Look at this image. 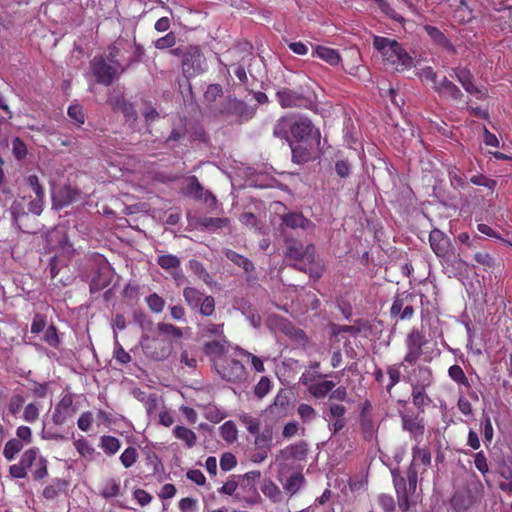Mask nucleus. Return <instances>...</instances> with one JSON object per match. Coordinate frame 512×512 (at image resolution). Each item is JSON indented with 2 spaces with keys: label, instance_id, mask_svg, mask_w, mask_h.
<instances>
[{
  "label": "nucleus",
  "instance_id": "nucleus-43",
  "mask_svg": "<svg viewBox=\"0 0 512 512\" xmlns=\"http://www.w3.org/2000/svg\"><path fill=\"white\" fill-rule=\"evenodd\" d=\"M224 324H216L212 322L204 323L200 326V332L204 337H212L215 336L218 339H222V337H226L223 330Z\"/></svg>",
  "mask_w": 512,
  "mask_h": 512
},
{
  "label": "nucleus",
  "instance_id": "nucleus-21",
  "mask_svg": "<svg viewBox=\"0 0 512 512\" xmlns=\"http://www.w3.org/2000/svg\"><path fill=\"white\" fill-rule=\"evenodd\" d=\"M145 352L152 359L161 361L168 358L172 352V344L165 340L153 339L145 345Z\"/></svg>",
  "mask_w": 512,
  "mask_h": 512
},
{
  "label": "nucleus",
  "instance_id": "nucleus-34",
  "mask_svg": "<svg viewBox=\"0 0 512 512\" xmlns=\"http://www.w3.org/2000/svg\"><path fill=\"white\" fill-rule=\"evenodd\" d=\"M305 477L302 473L296 472L290 475L283 485L284 490L289 493L290 496L295 495L303 487L305 483Z\"/></svg>",
  "mask_w": 512,
  "mask_h": 512
},
{
  "label": "nucleus",
  "instance_id": "nucleus-7",
  "mask_svg": "<svg viewBox=\"0 0 512 512\" xmlns=\"http://www.w3.org/2000/svg\"><path fill=\"white\" fill-rule=\"evenodd\" d=\"M407 351L404 355V362L413 365L421 357L423 347L427 344V340L423 331L413 328L405 340Z\"/></svg>",
  "mask_w": 512,
  "mask_h": 512
},
{
  "label": "nucleus",
  "instance_id": "nucleus-64",
  "mask_svg": "<svg viewBox=\"0 0 512 512\" xmlns=\"http://www.w3.org/2000/svg\"><path fill=\"white\" fill-rule=\"evenodd\" d=\"M222 94L223 88L220 84H210L204 93V100L207 103H214Z\"/></svg>",
  "mask_w": 512,
  "mask_h": 512
},
{
  "label": "nucleus",
  "instance_id": "nucleus-2",
  "mask_svg": "<svg viewBox=\"0 0 512 512\" xmlns=\"http://www.w3.org/2000/svg\"><path fill=\"white\" fill-rule=\"evenodd\" d=\"M373 47L381 54L385 65L397 72H404L414 66L413 58L395 39L375 35Z\"/></svg>",
  "mask_w": 512,
  "mask_h": 512
},
{
  "label": "nucleus",
  "instance_id": "nucleus-54",
  "mask_svg": "<svg viewBox=\"0 0 512 512\" xmlns=\"http://www.w3.org/2000/svg\"><path fill=\"white\" fill-rule=\"evenodd\" d=\"M327 377V374H323L319 372V370H305L300 377V383L305 387H308L312 383H315Z\"/></svg>",
  "mask_w": 512,
  "mask_h": 512
},
{
  "label": "nucleus",
  "instance_id": "nucleus-32",
  "mask_svg": "<svg viewBox=\"0 0 512 512\" xmlns=\"http://www.w3.org/2000/svg\"><path fill=\"white\" fill-rule=\"evenodd\" d=\"M254 449L270 451L273 441L272 428L266 427L263 431L254 434Z\"/></svg>",
  "mask_w": 512,
  "mask_h": 512
},
{
  "label": "nucleus",
  "instance_id": "nucleus-16",
  "mask_svg": "<svg viewBox=\"0 0 512 512\" xmlns=\"http://www.w3.org/2000/svg\"><path fill=\"white\" fill-rule=\"evenodd\" d=\"M429 243L437 257L447 259L452 251L451 239L439 229H433L429 234Z\"/></svg>",
  "mask_w": 512,
  "mask_h": 512
},
{
  "label": "nucleus",
  "instance_id": "nucleus-11",
  "mask_svg": "<svg viewBox=\"0 0 512 512\" xmlns=\"http://www.w3.org/2000/svg\"><path fill=\"white\" fill-rule=\"evenodd\" d=\"M77 412V407L74 405V396L71 393L62 394L59 401L56 403L51 415L52 422L61 426L66 423L68 419L73 417Z\"/></svg>",
  "mask_w": 512,
  "mask_h": 512
},
{
  "label": "nucleus",
  "instance_id": "nucleus-19",
  "mask_svg": "<svg viewBox=\"0 0 512 512\" xmlns=\"http://www.w3.org/2000/svg\"><path fill=\"white\" fill-rule=\"evenodd\" d=\"M228 349L229 341L227 340V337L207 341L203 345V352L210 358L214 368L216 367V362H222L225 360V355L228 353Z\"/></svg>",
  "mask_w": 512,
  "mask_h": 512
},
{
  "label": "nucleus",
  "instance_id": "nucleus-62",
  "mask_svg": "<svg viewBox=\"0 0 512 512\" xmlns=\"http://www.w3.org/2000/svg\"><path fill=\"white\" fill-rule=\"evenodd\" d=\"M43 340L51 347L57 348L60 344L58 330L55 325H49L44 333Z\"/></svg>",
  "mask_w": 512,
  "mask_h": 512
},
{
  "label": "nucleus",
  "instance_id": "nucleus-61",
  "mask_svg": "<svg viewBox=\"0 0 512 512\" xmlns=\"http://www.w3.org/2000/svg\"><path fill=\"white\" fill-rule=\"evenodd\" d=\"M204 416L210 422L219 423L224 419L225 414L215 405L209 404L204 408Z\"/></svg>",
  "mask_w": 512,
  "mask_h": 512
},
{
  "label": "nucleus",
  "instance_id": "nucleus-42",
  "mask_svg": "<svg viewBox=\"0 0 512 512\" xmlns=\"http://www.w3.org/2000/svg\"><path fill=\"white\" fill-rule=\"evenodd\" d=\"M412 389V403L419 410L424 412V408L431 402V399L426 394V389L411 388Z\"/></svg>",
  "mask_w": 512,
  "mask_h": 512
},
{
  "label": "nucleus",
  "instance_id": "nucleus-12",
  "mask_svg": "<svg viewBox=\"0 0 512 512\" xmlns=\"http://www.w3.org/2000/svg\"><path fill=\"white\" fill-rule=\"evenodd\" d=\"M276 99L283 108L302 107L309 108L312 100L303 94L289 88H281L276 93Z\"/></svg>",
  "mask_w": 512,
  "mask_h": 512
},
{
  "label": "nucleus",
  "instance_id": "nucleus-1",
  "mask_svg": "<svg viewBox=\"0 0 512 512\" xmlns=\"http://www.w3.org/2000/svg\"><path fill=\"white\" fill-rule=\"evenodd\" d=\"M26 186L35 194L24 195L15 199L10 207V212L14 224L23 232H27L22 228L21 219L27 217L29 213L39 216L44 207L45 191L39 182L37 175H29L26 178Z\"/></svg>",
  "mask_w": 512,
  "mask_h": 512
},
{
  "label": "nucleus",
  "instance_id": "nucleus-46",
  "mask_svg": "<svg viewBox=\"0 0 512 512\" xmlns=\"http://www.w3.org/2000/svg\"><path fill=\"white\" fill-rule=\"evenodd\" d=\"M157 330L160 335H164L175 340H179L183 337L182 330L179 327L170 323H158Z\"/></svg>",
  "mask_w": 512,
  "mask_h": 512
},
{
  "label": "nucleus",
  "instance_id": "nucleus-25",
  "mask_svg": "<svg viewBox=\"0 0 512 512\" xmlns=\"http://www.w3.org/2000/svg\"><path fill=\"white\" fill-rule=\"evenodd\" d=\"M423 29L435 45L446 49L450 53H456L455 46L439 28L427 24L423 27Z\"/></svg>",
  "mask_w": 512,
  "mask_h": 512
},
{
  "label": "nucleus",
  "instance_id": "nucleus-55",
  "mask_svg": "<svg viewBox=\"0 0 512 512\" xmlns=\"http://www.w3.org/2000/svg\"><path fill=\"white\" fill-rule=\"evenodd\" d=\"M40 409L35 402H30L25 405L22 418L25 422L34 423L39 419Z\"/></svg>",
  "mask_w": 512,
  "mask_h": 512
},
{
  "label": "nucleus",
  "instance_id": "nucleus-14",
  "mask_svg": "<svg viewBox=\"0 0 512 512\" xmlns=\"http://www.w3.org/2000/svg\"><path fill=\"white\" fill-rule=\"evenodd\" d=\"M393 483L397 494L398 506L401 511L406 512L410 508L409 495L414 494L416 488H411L410 481L405 479L398 472L393 471Z\"/></svg>",
  "mask_w": 512,
  "mask_h": 512
},
{
  "label": "nucleus",
  "instance_id": "nucleus-52",
  "mask_svg": "<svg viewBox=\"0 0 512 512\" xmlns=\"http://www.w3.org/2000/svg\"><path fill=\"white\" fill-rule=\"evenodd\" d=\"M12 154L14 158L21 161L26 158L28 154L27 145L20 137H14L11 142Z\"/></svg>",
  "mask_w": 512,
  "mask_h": 512
},
{
  "label": "nucleus",
  "instance_id": "nucleus-44",
  "mask_svg": "<svg viewBox=\"0 0 512 512\" xmlns=\"http://www.w3.org/2000/svg\"><path fill=\"white\" fill-rule=\"evenodd\" d=\"M23 447L24 444L19 439H10L4 446L3 456L6 460L12 461L15 456L23 449Z\"/></svg>",
  "mask_w": 512,
  "mask_h": 512
},
{
  "label": "nucleus",
  "instance_id": "nucleus-63",
  "mask_svg": "<svg viewBox=\"0 0 512 512\" xmlns=\"http://www.w3.org/2000/svg\"><path fill=\"white\" fill-rule=\"evenodd\" d=\"M348 401V390L347 387L341 385L335 387L331 394L329 395L328 404L338 403V402H347Z\"/></svg>",
  "mask_w": 512,
  "mask_h": 512
},
{
  "label": "nucleus",
  "instance_id": "nucleus-22",
  "mask_svg": "<svg viewBox=\"0 0 512 512\" xmlns=\"http://www.w3.org/2000/svg\"><path fill=\"white\" fill-rule=\"evenodd\" d=\"M282 223L291 229L314 230L315 224L301 212H289L281 216Z\"/></svg>",
  "mask_w": 512,
  "mask_h": 512
},
{
  "label": "nucleus",
  "instance_id": "nucleus-51",
  "mask_svg": "<svg viewBox=\"0 0 512 512\" xmlns=\"http://www.w3.org/2000/svg\"><path fill=\"white\" fill-rule=\"evenodd\" d=\"M75 449L77 452L84 458L92 459L93 455L95 453V449L93 446L89 444V442L84 438L81 437L74 441L73 443Z\"/></svg>",
  "mask_w": 512,
  "mask_h": 512
},
{
  "label": "nucleus",
  "instance_id": "nucleus-5",
  "mask_svg": "<svg viewBox=\"0 0 512 512\" xmlns=\"http://www.w3.org/2000/svg\"><path fill=\"white\" fill-rule=\"evenodd\" d=\"M291 138L298 143L314 140L317 145L320 144V132L307 117L294 116Z\"/></svg>",
  "mask_w": 512,
  "mask_h": 512
},
{
  "label": "nucleus",
  "instance_id": "nucleus-18",
  "mask_svg": "<svg viewBox=\"0 0 512 512\" xmlns=\"http://www.w3.org/2000/svg\"><path fill=\"white\" fill-rule=\"evenodd\" d=\"M206 64L204 56L198 51L188 52L182 62V71L186 78H192L204 71Z\"/></svg>",
  "mask_w": 512,
  "mask_h": 512
},
{
  "label": "nucleus",
  "instance_id": "nucleus-59",
  "mask_svg": "<svg viewBox=\"0 0 512 512\" xmlns=\"http://www.w3.org/2000/svg\"><path fill=\"white\" fill-rule=\"evenodd\" d=\"M240 421L252 435L260 432V420L258 418L249 414H243L240 416Z\"/></svg>",
  "mask_w": 512,
  "mask_h": 512
},
{
  "label": "nucleus",
  "instance_id": "nucleus-37",
  "mask_svg": "<svg viewBox=\"0 0 512 512\" xmlns=\"http://www.w3.org/2000/svg\"><path fill=\"white\" fill-rule=\"evenodd\" d=\"M225 256L228 260L243 268L246 272H252L255 269L252 261H250L247 257L240 255L236 251L228 249L225 252Z\"/></svg>",
  "mask_w": 512,
  "mask_h": 512
},
{
  "label": "nucleus",
  "instance_id": "nucleus-28",
  "mask_svg": "<svg viewBox=\"0 0 512 512\" xmlns=\"http://www.w3.org/2000/svg\"><path fill=\"white\" fill-rule=\"evenodd\" d=\"M475 502V498L469 491H456L450 501L451 507L456 512L468 510Z\"/></svg>",
  "mask_w": 512,
  "mask_h": 512
},
{
  "label": "nucleus",
  "instance_id": "nucleus-48",
  "mask_svg": "<svg viewBox=\"0 0 512 512\" xmlns=\"http://www.w3.org/2000/svg\"><path fill=\"white\" fill-rule=\"evenodd\" d=\"M24 404H25V397L22 393H14L8 402V412L12 416H17L19 412L23 409L24 410Z\"/></svg>",
  "mask_w": 512,
  "mask_h": 512
},
{
  "label": "nucleus",
  "instance_id": "nucleus-39",
  "mask_svg": "<svg viewBox=\"0 0 512 512\" xmlns=\"http://www.w3.org/2000/svg\"><path fill=\"white\" fill-rule=\"evenodd\" d=\"M100 447L106 455L111 456L116 454L120 447L121 442L118 438L110 435H103L100 438Z\"/></svg>",
  "mask_w": 512,
  "mask_h": 512
},
{
  "label": "nucleus",
  "instance_id": "nucleus-50",
  "mask_svg": "<svg viewBox=\"0 0 512 512\" xmlns=\"http://www.w3.org/2000/svg\"><path fill=\"white\" fill-rule=\"evenodd\" d=\"M203 191L204 188L198 181L196 176H192L189 179V182L187 186L185 187V194L187 196H193L195 199H202L203 198Z\"/></svg>",
  "mask_w": 512,
  "mask_h": 512
},
{
  "label": "nucleus",
  "instance_id": "nucleus-56",
  "mask_svg": "<svg viewBox=\"0 0 512 512\" xmlns=\"http://www.w3.org/2000/svg\"><path fill=\"white\" fill-rule=\"evenodd\" d=\"M481 425L483 426L482 435L485 446L488 448L494 437V429L491 419L488 415H483Z\"/></svg>",
  "mask_w": 512,
  "mask_h": 512
},
{
  "label": "nucleus",
  "instance_id": "nucleus-24",
  "mask_svg": "<svg viewBox=\"0 0 512 512\" xmlns=\"http://www.w3.org/2000/svg\"><path fill=\"white\" fill-rule=\"evenodd\" d=\"M281 456L284 460H297L303 461L308 454V444L304 440L297 441L288 445L281 450Z\"/></svg>",
  "mask_w": 512,
  "mask_h": 512
},
{
  "label": "nucleus",
  "instance_id": "nucleus-40",
  "mask_svg": "<svg viewBox=\"0 0 512 512\" xmlns=\"http://www.w3.org/2000/svg\"><path fill=\"white\" fill-rule=\"evenodd\" d=\"M230 220L226 217H204L199 220V224L208 231H216L218 229L227 227Z\"/></svg>",
  "mask_w": 512,
  "mask_h": 512
},
{
  "label": "nucleus",
  "instance_id": "nucleus-27",
  "mask_svg": "<svg viewBox=\"0 0 512 512\" xmlns=\"http://www.w3.org/2000/svg\"><path fill=\"white\" fill-rule=\"evenodd\" d=\"M336 387V383L332 380H327L326 378L312 383L307 388L309 394L315 399H324L326 397L329 398L332 390Z\"/></svg>",
  "mask_w": 512,
  "mask_h": 512
},
{
  "label": "nucleus",
  "instance_id": "nucleus-17",
  "mask_svg": "<svg viewBox=\"0 0 512 512\" xmlns=\"http://www.w3.org/2000/svg\"><path fill=\"white\" fill-rule=\"evenodd\" d=\"M401 424L404 431L409 432L410 436L419 442L425 432L424 418L419 414L400 413Z\"/></svg>",
  "mask_w": 512,
  "mask_h": 512
},
{
  "label": "nucleus",
  "instance_id": "nucleus-35",
  "mask_svg": "<svg viewBox=\"0 0 512 512\" xmlns=\"http://www.w3.org/2000/svg\"><path fill=\"white\" fill-rule=\"evenodd\" d=\"M262 493L273 503H279L282 500V492L280 488L270 479H266L261 484Z\"/></svg>",
  "mask_w": 512,
  "mask_h": 512
},
{
  "label": "nucleus",
  "instance_id": "nucleus-9",
  "mask_svg": "<svg viewBox=\"0 0 512 512\" xmlns=\"http://www.w3.org/2000/svg\"><path fill=\"white\" fill-rule=\"evenodd\" d=\"M215 369L221 378L228 382L237 383L246 379V368L241 361L236 359L216 362Z\"/></svg>",
  "mask_w": 512,
  "mask_h": 512
},
{
  "label": "nucleus",
  "instance_id": "nucleus-60",
  "mask_svg": "<svg viewBox=\"0 0 512 512\" xmlns=\"http://www.w3.org/2000/svg\"><path fill=\"white\" fill-rule=\"evenodd\" d=\"M150 310L154 313H160L165 307V300L157 293H152L146 298Z\"/></svg>",
  "mask_w": 512,
  "mask_h": 512
},
{
  "label": "nucleus",
  "instance_id": "nucleus-36",
  "mask_svg": "<svg viewBox=\"0 0 512 512\" xmlns=\"http://www.w3.org/2000/svg\"><path fill=\"white\" fill-rule=\"evenodd\" d=\"M448 376L457 385L463 386L467 390L471 389V384L469 382V379L467 378V376L461 366H459L457 364L450 366L448 369Z\"/></svg>",
  "mask_w": 512,
  "mask_h": 512
},
{
  "label": "nucleus",
  "instance_id": "nucleus-13",
  "mask_svg": "<svg viewBox=\"0 0 512 512\" xmlns=\"http://www.w3.org/2000/svg\"><path fill=\"white\" fill-rule=\"evenodd\" d=\"M346 412L347 408L341 403H331L328 405L324 418L328 421V428L332 434L339 433L346 426Z\"/></svg>",
  "mask_w": 512,
  "mask_h": 512
},
{
  "label": "nucleus",
  "instance_id": "nucleus-29",
  "mask_svg": "<svg viewBox=\"0 0 512 512\" xmlns=\"http://www.w3.org/2000/svg\"><path fill=\"white\" fill-rule=\"evenodd\" d=\"M294 116H285L278 119L273 127V135L291 143Z\"/></svg>",
  "mask_w": 512,
  "mask_h": 512
},
{
  "label": "nucleus",
  "instance_id": "nucleus-57",
  "mask_svg": "<svg viewBox=\"0 0 512 512\" xmlns=\"http://www.w3.org/2000/svg\"><path fill=\"white\" fill-rule=\"evenodd\" d=\"M39 449L36 447H32L27 449L21 456L20 463L26 468H30L33 464L36 465L38 458Z\"/></svg>",
  "mask_w": 512,
  "mask_h": 512
},
{
  "label": "nucleus",
  "instance_id": "nucleus-10",
  "mask_svg": "<svg viewBox=\"0 0 512 512\" xmlns=\"http://www.w3.org/2000/svg\"><path fill=\"white\" fill-rule=\"evenodd\" d=\"M420 465L424 466V470L431 465V453L427 447L416 445L412 448V461L406 473L412 489L417 486L418 471L416 467Z\"/></svg>",
  "mask_w": 512,
  "mask_h": 512
},
{
  "label": "nucleus",
  "instance_id": "nucleus-41",
  "mask_svg": "<svg viewBox=\"0 0 512 512\" xmlns=\"http://www.w3.org/2000/svg\"><path fill=\"white\" fill-rule=\"evenodd\" d=\"M360 430L363 438L367 441H370L375 433V424L365 410L360 413Z\"/></svg>",
  "mask_w": 512,
  "mask_h": 512
},
{
  "label": "nucleus",
  "instance_id": "nucleus-23",
  "mask_svg": "<svg viewBox=\"0 0 512 512\" xmlns=\"http://www.w3.org/2000/svg\"><path fill=\"white\" fill-rule=\"evenodd\" d=\"M433 373L431 368L420 365L413 370V378L411 379V388L427 389L432 385Z\"/></svg>",
  "mask_w": 512,
  "mask_h": 512
},
{
  "label": "nucleus",
  "instance_id": "nucleus-33",
  "mask_svg": "<svg viewBox=\"0 0 512 512\" xmlns=\"http://www.w3.org/2000/svg\"><path fill=\"white\" fill-rule=\"evenodd\" d=\"M173 435L177 439L183 441L188 448H192L196 445V433L185 426H175V428L173 429Z\"/></svg>",
  "mask_w": 512,
  "mask_h": 512
},
{
  "label": "nucleus",
  "instance_id": "nucleus-58",
  "mask_svg": "<svg viewBox=\"0 0 512 512\" xmlns=\"http://www.w3.org/2000/svg\"><path fill=\"white\" fill-rule=\"evenodd\" d=\"M137 459H138L137 450H136V448L131 447V446L127 447L120 455L121 464L125 468H130L132 465H134L136 463Z\"/></svg>",
  "mask_w": 512,
  "mask_h": 512
},
{
  "label": "nucleus",
  "instance_id": "nucleus-38",
  "mask_svg": "<svg viewBox=\"0 0 512 512\" xmlns=\"http://www.w3.org/2000/svg\"><path fill=\"white\" fill-rule=\"evenodd\" d=\"M415 299V296L411 293H403L401 295H397L392 303V306L390 308V315L392 317H399L401 312L403 311V308L407 302H413Z\"/></svg>",
  "mask_w": 512,
  "mask_h": 512
},
{
  "label": "nucleus",
  "instance_id": "nucleus-31",
  "mask_svg": "<svg viewBox=\"0 0 512 512\" xmlns=\"http://www.w3.org/2000/svg\"><path fill=\"white\" fill-rule=\"evenodd\" d=\"M313 56H317L332 66L337 65L341 60V56L337 50L321 45L315 47Z\"/></svg>",
  "mask_w": 512,
  "mask_h": 512
},
{
  "label": "nucleus",
  "instance_id": "nucleus-8",
  "mask_svg": "<svg viewBox=\"0 0 512 512\" xmlns=\"http://www.w3.org/2000/svg\"><path fill=\"white\" fill-rule=\"evenodd\" d=\"M219 113L226 117H236L239 122H243L251 119L255 110L242 100L228 97L222 103Z\"/></svg>",
  "mask_w": 512,
  "mask_h": 512
},
{
  "label": "nucleus",
  "instance_id": "nucleus-26",
  "mask_svg": "<svg viewBox=\"0 0 512 512\" xmlns=\"http://www.w3.org/2000/svg\"><path fill=\"white\" fill-rule=\"evenodd\" d=\"M111 105L114 111L121 112L126 121H134L137 119V112L134 105L127 101L124 96H116L111 99Z\"/></svg>",
  "mask_w": 512,
  "mask_h": 512
},
{
  "label": "nucleus",
  "instance_id": "nucleus-30",
  "mask_svg": "<svg viewBox=\"0 0 512 512\" xmlns=\"http://www.w3.org/2000/svg\"><path fill=\"white\" fill-rule=\"evenodd\" d=\"M498 473L503 478L499 482V489L508 494H512V461H503L498 466Z\"/></svg>",
  "mask_w": 512,
  "mask_h": 512
},
{
  "label": "nucleus",
  "instance_id": "nucleus-53",
  "mask_svg": "<svg viewBox=\"0 0 512 512\" xmlns=\"http://www.w3.org/2000/svg\"><path fill=\"white\" fill-rule=\"evenodd\" d=\"M157 264L164 270H171L179 268L181 262L176 255L165 254L158 257Z\"/></svg>",
  "mask_w": 512,
  "mask_h": 512
},
{
  "label": "nucleus",
  "instance_id": "nucleus-45",
  "mask_svg": "<svg viewBox=\"0 0 512 512\" xmlns=\"http://www.w3.org/2000/svg\"><path fill=\"white\" fill-rule=\"evenodd\" d=\"M405 362L392 364L387 367V374L389 376V384L386 387L388 393H391V390L401 381V371L400 368L403 366Z\"/></svg>",
  "mask_w": 512,
  "mask_h": 512
},
{
  "label": "nucleus",
  "instance_id": "nucleus-3",
  "mask_svg": "<svg viewBox=\"0 0 512 512\" xmlns=\"http://www.w3.org/2000/svg\"><path fill=\"white\" fill-rule=\"evenodd\" d=\"M286 257L289 260H293V266L300 271H311V266L315 258V246L308 244L306 247L296 240L287 242L286 245Z\"/></svg>",
  "mask_w": 512,
  "mask_h": 512
},
{
  "label": "nucleus",
  "instance_id": "nucleus-20",
  "mask_svg": "<svg viewBox=\"0 0 512 512\" xmlns=\"http://www.w3.org/2000/svg\"><path fill=\"white\" fill-rule=\"evenodd\" d=\"M451 71V76L457 79L467 93L475 95L478 98L482 97V91L475 85L474 76L470 69L459 66L452 68Z\"/></svg>",
  "mask_w": 512,
  "mask_h": 512
},
{
  "label": "nucleus",
  "instance_id": "nucleus-15",
  "mask_svg": "<svg viewBox=\"0 0 512 512\" xmlns=\"http://www.w3.org/2000/svg\"><path fill=\"white\" fill-rule=\"evenodd\" d=\"M432 88L440 97L468 105V100L465 98L461 89L446 76L440 78L437 86H432Z\"/></svg>",
  "mask_w": 512,
  "mask_h": 512
},
{
  "label": "nucleus",
  "instance_id": "nucleus-6",
  "mask_svg": "<svg viewBox=\"0 0 512 512\" xmlns=\"http://www.w3.org/2000/svg\"><path fill=\"white\" fill-rule=\"evenodd\" d=\"M117 65L108 62L104 56H96L91 61V69L97 83L109 86L117 76L119 69Z\"/></svg>",
  "mask_w": 512,
  "mask_h": 512
},
{
  "label": "nucleus",
  "instance_id": "nucleus-47",
  "mask_svg": "<svg viewBox=\"0 0 512 512\" xmlns=\"http://www.w3.org/2000/svg\"><path fill=\"white\" fill-rule=\"evenodd\" d=\"M220 436L227 443H233L237 440L238 431L233 421H226L219 428Z\"/></svg>",
  "mask_w": 512,
  "mask_h": 512
},
{
  "label": "nucleus",
  "instance_id": "nucleus-49",
  "mask_svg": "<svg viewBox=\"0 0 512 512\" xmlns=\"http://www.w3.org/2000/svg\"><path fill=\"white\" fill-rule=\"evenodd\" d=\"M291 150H292V160L293 162L297 164L306 163L309 160H311L312 155L309 149L306 147H303L301 145L292 146V143H290Z\"/></svg>",
  "mask_w": 512,
  "mask_h": 512
},
{
  "label": "nucleus",
  "instance_id": "nucleus-4",
  "mask_svg": "<svg viewBox=\"0 0 512 512\" xmlns=\"http://www.w3.org/2000/svg\"><path fill=\"white\" fill-rule=\"evenodd\" d=\"M183 298L192 310L198 309L202 316L209 317L215 312L214 297L211 295L205 296L195 287H185L183 289Z\"/></svg>",
  "mask_w": 512,
  "mask_h": 512
}]
</instances>
